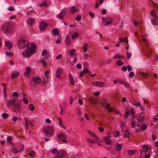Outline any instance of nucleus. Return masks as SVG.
I'll return each instance as SVG.
<instances>
[{
	"mask_svg": "<svg viewBox=\"0 0 158 158\" xmlns=\"http://www.w3.org/2000/svg\"><path fill=\"white\" fill-rule=\"evenodd\" d=\"M151 16H153L156 18L157 19L158 17L156 15V10H152L151 12Z\"/></svg>",
	"mask_w": 158,
	"mask_h": 158,
	"instance_id": "obj_35",
	"label": "nucleus"
},
{
	"mask_svg": "<svg viewBox=\"0 0 158 158\" xmlns=\"http://www.w3.org/2000/svg\"><path fill=\"white\" fill-rule=\"evenodd\" d=\"M129 111H127L125 114L124 115H121V116H124V118L125 119H127L128 118L129 115Z\"/></svg>",
	"mask_w": 158,
	"mask_h": 158,
	"instance_id": "obj_38",
	"label": "nucleus"
},
{
	"mask_svg": "<svg viewBox=\"0 0 158 158\" xmlns=\"http://www.w3.org/2000/svg\"><path fill=\"white\" fill-rule=\"evenodd\" d=\"M130 133L127 130H126L124 134H123V136L124 137H127L128 139L129 138V135Z\"/></svg>",
	"mask_w": 158,
	"mask_h": 158,
	"instance_id": "obj_40",
	"label": "nucleus"
},
{
	"mask_svg": "<svg viewBox=\"0 0 158 158\" xmlns=\"http://www.w3.org/2000/svg\"><path fill=\"white\" fill-rule=\"evenodd\" d=\"M5 45L8 48H11L12 47V43L8 41H6L5 42Z\"/></svg>",
	"mask_w": 158,
	"mask_h": 158,
	"instance_id": "obj_29",
	"label": "nucleus"
},
{
	"mask_svg": "<svg viewBox=\"0 0 158 158\" xmlns=\"http://www.w3.org/2000/svg\"><path fill=\"white\" fill-rule=\"evenodd\" d=\"M58 152L57 149L56 148H54L52 150L51 152L52 153L55 154Z\"/></svg>",
	"mask_w": 158,
	"mask_h": 158,
	"instance_id": "obj_56",
	"label": "nucleus"
},
{
	"mask_svg": "<svg viewBox=\"0 0 158 158\" xmlns=\"http://www.w3.org/2000/svg\"><path fill=\"white\" fill-rule=\"evenodd\" d=\"M65 152L63 150H60L58 152L56 155L55 156V158H61L64 156Z\"/></svg>",
	"mask_w": 158,
	"mask_h": 158,
	"instance_id": "obj_7",
	"label": "nucleus"
},
{
	"mask_svg": "<svg viewBox=\"0 0 158 158\" xmlns=\"http://www.w3.org/2000/svg\"><path fill=\"white\" fill-rule=\"evenodd\" d=\"M23 101L25 104H27L28 103V101L27 100L25 97L23 98Z\"/></svg>",
	"mask_w": 158,
	"mask_h": 158,
	"instance_id": "obj_57",
	"label": "nucleus"
},
{
	"mask_svg": "<svg viewBox=\"0 0 158 158\" xmlns=\"http://www.w3.org/2000/svg\"><path fill=\"white\" fill-rule=\"evenodd\" d=\"M114 136L115 137H118L119 135V132L118 131H115L113 133Z\"/></svg>",
	"mask_w": 158,
	"mask_h": 158,
	"instance_id": "obj_50",
	"label": "nucleus"
},
{
	"mask_svg": "<svg viewBox=\"0 0 158 158\" xmlns=\"http://www.w3.org/2000/svg\"><path fill=\"white\" fill-rule=\"evenodd\" d=\"M127 55V57L128 59H129L131 56V54L130 53H129L128 52H126Z\"/></svg>",
	"mask_w": 158,
	"mask_h": 158,
	"instance_id": "obj_62",
	"label": "nucleus"
},
{
	"mask_svg": "<svg viewBox=\"0 0 158 158\" xmlns=\"http://www.w3.org/2000/svg\"><path fill=\"white\" fill-rule=\"evenodd\" d=\"M152 23L153 25H156L157 24V22L156 18H153L152 19Z\"/></svg>",
	"mask_w": 158,
	"mask_h": 158,
	"instance_id": "obj_53",
	"label": "nucleus"
},
{
	"mask_svg": "<svg viewBox=\"0 0 158 158\" xmlns=\"http://www.w3.org/2000/svg\"><path fill=\"white\" fill-rule=\"evenodd\" d=\"M91 84L94 86L99 87V82L97 81H93L91 82Z\"/></svg>",
	"mask_w": 158,
	"mask_h": 158,
	"instance_id": "obj_42",
	"label": "nucleus"
},
{
	"mask_svg": "<svg viewBox=\"0 0 158 158\" xmlns=\"http://www.w3.org/2000/svg\"><path fill=\"white\" fill-rule=\"evenodd\" d=\"M81 19V16L80 15H77L75 18V19L78 21H80Z\"/></svg>",
	"mask_w": 158,
	"mask_h": 158,
	"instance_id": "obj_64",
	"label": "nucleus"
},
{
	"mask_svg": "<svg viewBox=\"0 0 158 158\" xmlns=\"http://www.w3.org/2000/svg\"><path fill=\"white\" fill-rule=\"evenodd\" d=\"M99 87H103L105 86V84L103 82H101L100 83L99 82Z\"/></svg>",
	"mask_w": 158,
	"mask_h": 158,
	"instance_id": "obj_51",
	"label": "nucleus"
},
{
	"mask_svg": "<svg viewBox=\"0 0 158 158\" xmlns=\"http://www.w3.org/2000/svg\"><path fill=\"white\" fill-rule=\"evenodd\" d=\"M69 53L71 56L74 55L76 52V50L75 49H72V50H69Z\"/></svg>",
	"mask_w": 158,
	"mask_h": 158,
	"instance_id": "obj_45",
	"label": "nucleus"
},
{
	"mask_svg": "<svg viewBox=\"0 0 158 158\" xmlns=\"http://www.w3.org/2000/svg\"><path fill=\"white\" fill-rule=\"evenodd\" d=\"M65 41L66 44L67 45H69L70 43V40L69 37V35H68L66 37Z\"/></svg>",
	"mask_w": 158,
	"mask_h": 158,
	"instance_id": "obj_32",
	"label": "nucleus"
},
{
	"mask_svg": "<svg viewBox=\"0 0 158 158\" xmlns=\"http://www.w3.org/2000/svg\"><path fill=\"white\" fill-rule=\"evenodd\" d=\"M103 2V0H97L95 6V8H98L99 5L102 4Z\"/></svg>",
	"mask_w": 158,
	"mask_h": 158,
	"instance_id": "obj_28",
	"label": "nucleus"
},
{
	"mask_svg": "<svg viewBox=\"0 0 158 158\" xmlns=\"http://www.w3.org/2000/svg\"><path fill=\"white\" fill-rule=\"evenodd\" d=\"M34 20V19L30 18L27 19V22L29 25H31L33 23Z\"/></svg>",
	"mask_w": 158,
	"mask_h": 158,
	"instance_id": "obj_30",
	"label": "nucleus"
},
{
	"mask_svg": "<svg viewBox=\"0 0 158 158\" xmlns=\"http://www.w3.org/2000/svg\"><path fill=\"white\" fill-rule=\"evenodd\" d=\"M28 155L30 157H32L35 155V152L34 151L31 150L29 153Z\"/></svg>",
	"mask_w": 158,
	"mask_h": 158,
	"instance_id": "obj_47",
	"label": "nucleus"
},
{
	"mask_svg": "<svg viewBox=\"0 0 158 158\" xmlns=\"http://www.w3.org/2000/svg\"><path fill=\"white\" fill-rule=\"evenodd\" d=\"M16 100L15 99H12L10 100L9 102H7L6 106L7 107H9L11 105H12L15 102Z\"/></svg>",
	"mask_w": 158,
	"mask_h": 158,
	"instance_id": "obj_18",
	"label": "nucleus"
},
{
	"mask_svg": "<svg viewBox=\"0 0 158 158\" xmlns=\"http://www.w3.org/2000/svg\"><path fill=\"white\" fill-rule=\"evenodd\" d=\"M137 152L136 150H128L127 151L128 154L129 155H132L136 153Z\"/></svg>",
	"mask_w": 158,
	"mask_h": 158,
	"instance_id": "obj_25",
	"label": "nucleus"
},
{
	"mask_svg": "<svg viewBox=\"0 0 158 158\" xmlns=\"http://www.w3.org/2000/svg\"><path fill=\"white\" fill-rule=\"evenodd\" d=\"M127 88H128L130 87V86L128 82L125 81L124 84H123Z\"/></svg>",
	"mask_w": 158,
	"mask_h": 158,
	"instance_id": "obj_59",
	"label": "nucleus"
},
{
	"mask_svg": "<svg viewBox=\"0 0 158 158\" xmlns=\"http://www.w3.org/2000/svg\"><path fill=\"white\" fill-rule=\"evenodd\" d=\"M7 141L9 143L12 144V138L10 136H9L7 137Z\"/></svg>",
	"mask_w": 158,
	"mask_h": 158,
	"instance_id": "obj_41",
	"label": "nucleus"
},
{
	"mask_svg": "<svg viewBox=\"0 0 158 158\" xmlns=\"http://www.w3.org/2000/svg\"><path fill=\"white\" fill-rule=\"evenodd\" d=\"M49 72V71H46L44 73V74L45 75V77L47 79H48L49 78L48 73Z\"/></svg>",
	"mask_w": 158,
	"mask_h": 158,
	"instance_id": "obj_55",
	"label": "nucleus"
},
{
	"mask_svg": "<svg viewBox=\"0 0 158 158\" xmlns=\"http://www.w3.org/2000/svg\"><path fill=\"white\" fill-rule=\"evenodd\" d=\"M29 125H31V126L33 125V124L31 122V123H30L28 122H27L25 123V129L27 130L28 129L29 126Z\"/></svg>",
	"mask_w": 158,
	"mask_h": 158,
	"instance_id": "obj_36",
	"label": "nucleus"
},
{
	"mask_svg": "<svg viewBox=\"0 0 158 158\" xmlns=\"http://www.w3.org/2000/svg\"><path fill=\"white\" fill-rule=\"evenodd\" d=\"M102 24L104 26L111 24L113 21V19L109 17H102Z\"/></svg>",
	"mask_w": 158,
	"mask_h": 158,
	"instance_id": "obj_3",
	"label": "nucleus"
},
{
	"mask_svg": "<svg viewBox=\"0 0 158 158\" xmlns=\"http://www.w3.org/2000/svg\"><path fill=\"white\" fill-rule=\"evenodd\" d=\"M28 108L31 111H33L34 110L35 107L33 104H30L28 106Z\"/></svg>",
	"mask_w": 158,
	"mask_h": 158,
	"instance_id": "obj_43",
	"label": "nucleus"
},
{
	"mask_svg": "<svg viewBox=\"0 0 158 158\" xmlns=\"http://www.w3.org/2000/svg\"><path fill=\"white\" fill-rule=\"evenodd\" d=\"M88 100L90 104L93 106H94L95 105L99 104L98 100L96 99H94L93 97H89Z\"/></svg>",
	"mask_w": 158,
	"mask_h": 158,
	"instance_id": "obj_5",
	"label": "nucleus"
},
{
	"mask_svg": "<svg viewBox=\"0 0 158 158\" xmlns=\"http://www.w3.org/2000/svg\"><path fill=\"white\" fill-rule=\"evenodd\" d=\"M57 119L58 121V123L59 127L64 129H65L66 128L63 123L62 119L60 118H58Z\"/></svg>",
	"mask_w": 158,
	"mask_h": 158,
	"instance_id": "obj_16",
	"label": "nucleus"
},
{
	"mask_svg": "<svg viewBox=\"0 0 158 158\" xmlns=\"http://www.w3.org/2000/svg\"><path fill=\"white\" fill-rule=\"evenodd\" d=\"M114 59H123L124 58V56L120 54L116 53L113 56Z\"/></svg>",
	"mask_w": 158,
	"mask_h": 158,
	"instance_id": "obj_15",
	"label": "nucleus"
},
{
	"mask_svg": "<svg viewBox=\"0 0 158 158\" xmlns=\"http://www.w3.org/2000/svg\"><path fill=\"white\" fill-rule=\"evenodd\" d=\"M52 35L54 36L58 35H59V32L57 28H54L52 30Z\"/></svg>",
	"mask_w": 158,
	"mask_h": 158,
	"instance_id": "obj_21",
	"label": "nucleus"
},
{
	"mask_svg": "<svg viewBox=\"0 0 158 158\" xmlns=\"http://www.w3.org/2000/svg\"><path fill=\"white\" fill-rule=\"evenodd\" d=\"M131 115L132 116V118H134V109L133 108H131Z\"/></svg>",
	"mask_w": 158,
	"mask_h": 158,
	"instance_id": "obj_63",
	"label": "nucleus"
},
{
	"mask_svg": "<svg viewBox=\"0 0 158 158\" xmlns=\"http://www.w3.org/2000/svg\"><path fill=\"white\" fill-rule=\"evenodd\" d=\"M127 39V37H125L124 39L119 38V40L120 42L122 43L123 41H125Z\"/></svg>",
	"mask_w": 158,
	"mask_h": 158,
	"instance_id": "obj_58",
	"label": "nucleus"
},
{
	"mask_svg": "<svg viewBox=\"0 0 158 158\" xmlns=\"http://www.w3.org/2000/svg\"><path fill=\"white\" fill-rule=\"evenodd\" d=\"M47 51L46 50H44L42 52L43 56H45L47 54Z\"/></svg>",
	"mask_w": 158,
	"mask_h": 158,
	"instance_id": "obj_61",
	"label": "nucleus"
},
{
	"mask_svg": "<svg viewBox=\"0 0 158 158\" xmlns=\"http://www.w3.org/2000/svg\"><path fill=\"white\" fill-rule=\"evenodd\" d=\"M44 131L45 135L47 136H52L54 134V130L52 127L48 126L45 127L44 129Z\"/></svg>",
	"mask_w": 158,
	"mask_h": 158,
	"instance_id": "obj_4",
	"label": "nucleus"
},
{
	"mask_svg": "<svg viewBox=\"0 0 158 158\" xmlns=\"http://www.w3.org/2000/svg\"><path fill=\"white\" fill-rule=\"evenodd\" d=\"M78 37V33L77 32L74 33L72 35V38L73 39H74Z\"/></svg>",
	"mask_w": 158,
	"mask_h": 158,
	"instance_id": "obj_46",
	"label": "nucleus"
},
{
	"mask_svg": "<svg viewBox=\"0 0 158 158\" xmlns=\"http://www.w3.org/2000/svg\"><path fill=\"white\" fill-rule=\"evenodd\" d=\"M19 75V72L16 71H13L11 73V77L12 79H15L18 77Z\"/></svg>",
	"mask_w": 158,
	"mask_h": 158,
	"instance_id": "obj_14",
	"label": "nucleus"
},
{
	"mask_svg": "<svg viewBox=\"0 0 158 158\" xmlns=\"http://www.w3.org/2000/svg\"><path fill=\"white\" fill-rule=\"evenodd\" d=\"M77 9L75 6H73L71 7V8L70 10V14H73L75 12H77Z\"/></svg>",
	"mask_w": 158,
	"mask_h": 158,
	"instance_id": "obj_23",
	"label": "nucleus"
},
{
	"mask_svg": "<svg viewBox=\"0 0 158 158\" xmlns=\"http://www.w3.org/2000/svg\"><path fill=\"white\" fill-rule=\"evenodd\" d=\"M75 110L79 115H81V111L80 109L79 108H77L76 109H75Z\"/></svg>",
	"mask_w": 158,
	"mask_h": 158,
	"instance_id": "obj_37",
	"label": "nucleus"
},
{
	"mask_svg": "<svg viewBox=\"0 0 158 158\" xmlns=\"http://www.w3.org/2000/svg\"><path fill=\"white\" fill-rule=\"evenodd\" d=\"M47 5L46 2H43L39 4V6H46Z\"/></svg>",
	"mask_w": 158,
	"mask_h": 158,
	"instance_id": "obj_52",
	"label": "nucleus"
},
{
	"mask_svg": "<svg viewBox=\"0 0 158 158\" xmlns=\"http://www.w3.org/2000/svg\"><path fill=\"white\" fill-rule=\"evenodd\" d=\"M110 136L106 137L104 138V140L105 143L108 144L110 145L111 144V141L110 139H109Z\"/></svg>",
	"mask_w": 158,
	"mask_h": 158,
	"instance_id": "obj_24",
	"label": "nucleus"
},
{
	"mask_svg": "<svg viewBox=\"0 0 158 158\" xmlns=\"http://www.w3.org/2000/svg\"><path fill=\"white\" fill-rule=\"evenodd\" d=\"M2 116L4 118L6 119L9 116V115L6 113H4L2 114Z\"/></svg>",
	"mask_w": 158,
	"mask_h": 158,
	"instance_id": "obj_48",
	"label": "nucleus"
},
{
	"mask_svg": "<svg viewBox=\"0 0 158 158\" xmlns=\"http://www.w3.org/2000/svg\"><path fill=\"white\" fill-rule=\"evenodd\" d=\"M25 68L26 70V72L24 73V75L25 76H27L29 74L31 70V69L30 67H26Z\"/></svg>",
	"mask_w": 158,
	"mask_h": 158,
	"instance_id": "obj_20",
	"label": "nucleus"
},
{
	"mask_svg": "<svg viewBox=\"0 0 158 158\" xmlns=\"http://www.w3.org/2000/svg\"><path fill=\"white\" fill-rule=\"evenodd\" d=\"M148 146L147 145H144L142 148V149L140 150V155L143 156L144 155V153H145L148 150Z\"/></svg>",
	"mask_w": 158,
	"mask_h": 158,
	"instance_id": "obj_9",
	"label": "nucleus"
},
{
	"mask_svg": "<svg viewBox=\"0 0 158 158\" xmlns=\"http://www.w3.org/2000/svg\"><path fill=\"white\" fill-rule=\"evenodd\" d=\"M58 137L60 140L64 143H66L67 141L66 139V136L64 134L60 133L58 135Z\"/></svg>",
	"mask_w": 158,
	"mask_h": 158,
	"instance_id": "obj_8",
	"label": "nucleus"
},
{
	"mask_svg": "<svg viewBox=\"0 0 158 158\" xmlns=\"http://www.w3.org/2000/svg\"><path fill=\"white\" fill-rule=\"evenodd\" d=\"M32 79L35 85L39 84L42 81L40 78L37 76L33 77Z\"/></svg>",
	"mask_w": 158,
	"mask_h": 158,
	"instance_id": "obj_6",
	"label": "nucleus"
},
{
	"mask_svg": "<svg viewBox=\"0 0 158 158\" xmlns=\"http://www.w3.org/2000/svg\"><path fill=\"white\" fill-rule=\"evenodd\" d=\"M14 107L15 111L17 113L20 111L21 110V108L19 104H15L14 106Z\"/></svg>",
	"mask_w": 158,
	"mask_h": 158,
	"instance_id": "obj_17",
	"label": "nucleus"
},
{
	"mask_svg": "<svg viewBox=\"0 0 158 158\" xmlns=\"http://www.w3.org/2000/svg\"><path fill=\"white\" fill-rule=\"evenodd\" d=\"M116 64L117 65L119 66H122L123 64V62L121 60H118L116 62Z\"/></svg>",
	"mask_w": 158,
	"mask_h": 158,
	"instance_id": "obj_49",
	"label": "nucleus"
},
{
	"mask_svg": "<svg viewBox=\"0 0 158 158\" xmlns=\"http://www.w3.org/2000/svg\"><path fill=\"white\" fill-rule=\"evenodd\" d=\"M69 80L71 85H73L75 84V82L73 77L71 73L69 74Z\"/></svg>",
	"mask_w": 158,
	"mask_h": 158,
	"instance_id": "obj_22",
	"label": "nucleus"
},
{
	"mask_svg": "<svg viewBox=\"0 0 158 158\" xmlns=\"http://www.w3.org/2000/svg\"><path fill=\"white\" fill-rule=\"evenodd\" d=\"M141 36L143 37L142 38H141L143 41L145 43L146 46V47L148 46V43L146 40V39L145 38V36L144 35H142Z\"/></svg>",
	"mask_w": 158,
	"mask_h": 158,
	"instance_id": "obj_33",
	"label": "nucleus"
},
{
	"mask_svg": "<svg viewBox=\"0 0 158 158\" xmlns=\"http://www.w3.org/2000/svg\"><path fill=\"white\" fill-rule=\"evenodd\" d=\"M147 126V125L143 123H142L141 126V129L143 131H144L146 129Z\"/></svg>",
	"mask_w": 158,
	"mask_h": 158,
	"instance_id": "obj_34",
	"label": "nucleus"
},
{
	"mask_svg": "<svg viewBox=\"0 0 158 158\" xmlns=\"http://www.w3.org/2000/svg\"><path fill=\"white\" fill-rule=\"evenodd\" d=\"M87 132L89 134L90 136L94 138L95 139V140L96 141L98 140L99 139V138L98 137L94 132L91 131L89 130H87Z\"/></svg>",
	"mask_w": 158,
	"mask_h": 158,
	"instance_id": "obj_13",
	"label": "nucleus"
},
{
	"mask_svg": "<svg viewBox=\"0 0 158 158\" xmlns=\"http://www.w3.org/2000/svg\"><path fill=\"white\" fill-rule=\"evenodd\" d=\"M66 13V10L65 9H64L61 11L60 13L63 16L65 15Z\"/></svg>",
	"mask_w": 158,
	"mask_h": 158,
	"instance_id": "obj_44",
	"label": "nucleus"
},
{
	"mask_svg": "<svg viewBox=\"0 0 158 158\" xmlns=\"http://www.w3.org/2000/svg\"><path fill=\"white\" fill-rule=\"evenodd\" d=\"M145 115L143 113L141 112L140 113V118L139 120H138V122H140V121H143L144 118H145Z\"/></svg>",
	"mask_w": 158,
	"mask_h": 158,
	"instance_id": "obj_31",
	"label": "nucleus"
},
{
	"mask_svg": "<svg viewBox=\"0 0 158 158\" xmlns=\"http://www.w3.org/2000/svg\"><path fill=\"white\" fill-rule=\"evenodd\" d=\"M2 31L6 33H11L13 30V26L11 23L5 22L2 26Z\"/></svg>",
	"mask_w": 158,
	"mask_h": 158,
	"instance_id": "obj_2",
	"label": "nucleus"
},
{
	"mask_svg": "<svg viewBox=\"0 0 158 158\" xmlns=\"http://www.w3.org/2000/svg\"><path fill=\"white\" fill-rule=\"evenodd\" d=\"M115 148L116 151H120L122 150V145L120 144H117L115 145Z\"/></svg>",
	"mask_w": 158,
	"mask_h": 158,
	"instance_id": "obj_26",
	"label": "nucleus"
},
{
	"mask_svg": "<svg viewBox=\"0 0 158 158\" xmlns=\"http://www.w3.org/2000/svg\"><path fill=\"white\" fill-rule=\"evenodd\" d=\"M18 45L20 49H23L27 47L26 49L22 52V55L24 57H29L35 52L36 46L34 43H28L26 40L22 38L18 41Z\"/></svg>",
	"mask_w": 158,
	"mask_h": 158,
	"instance_id": "obj_1",
	"label": "nucleus"
},
{
	"mask_svg": "<svg viewBox=\"0 0 158 158\" xmlns=\"http://www.w3.org/2000/svg\"><path fill=\"white\" fill-rule=\"evenodd\" d=\"M6 56L8 57H10L13 55V53L10 52H5Z\"/></svg>",
	"mask_w": 158,
	"mask_h": 158,
	"instance_id": "obj_39",
	"label": "nucleus"
},
{
	"mask_svg": "<svg viewBox=\"0 0 158 158\" xmlns=\"http://www.w3.org/2000/svg\"><path fill=\"white\" fill-rule=\"evenodd\" d=\"M89 48V46L88 43H84L83 44V52H86L87 51Z\"/></svg>",
	"mask_w": 158,
	"mask_h": 158,
	"instance_id": "obj_19",
	"label": "nucleus"
},
{
	"mask_svg": "<svg viewBox=\"0 0 158 158\" xmlns=\"http://www.w3.org/2000/svg\"><path fill=\"white\" fill-rule=\"evenodd\" d=\"M117 81L122 84H123L125 82V81L123 79H118Z\"/></svg>",
	"mask_w": 158,
	"mask_h": 158,
	"instance_id": "obj_60",
	"label": "nucleus"
},
{
	"mask_svg": "<svg viewBox=\"0 0 158 158\" xmlns=\"http://www.w3.org/2000/svg\"><path fill=\"white\" fill-rule=\"evenodd\" d=\"M86 140L88 143L91 144H94L96 143V142L95 141L96 140L95 139H93L89 138H88L86 139Z\"/></svg>",
	"mask_w": 158,
	"mask_h": 158,
	"instance_id": "obj_27",
	"label": "nucleus"
},
{
	"mask_svg": "<svg viewBox=\"0 0 158 158\" xmlns=\"http://www.w3.org/2000/svg\"><path fill=\"white\" fill-rule=\"evenodd\" d=\"M63 16H62L60 13L56 15V18L60 19H62L63 18Z\"/></svg>",
	"mask_w": 158,
	"mask_h": 158,
	"instance_id": "obj_54",
	"label": "nucleus"
},
{
	"mask_svg": "<svg viewBox=\"0 0 158 158\" xmlns=\"http://www.w3.org/2000/svg\"><path fill=\"white\" fill-rule=\"evenodd\" d=\"M24 148V145H22V148L19 149H17L15 148H12L11 149L12 151L14 153H18L19 152H21L23 150Z\"/></svg>",
	"mask_w": 158,
	"mask_h": 158,
	"instance_id": "obj_11",
	"label": "nucleus"
},
{
	"mask_svg": "<svg viewBox=\"0 0 158 158\" xmlns=\"http://www.w3.org/2000/svg\"><path fill=\"white\" fill-rule=\"evenodd\" d=\"M63 71V70L61 68H58L56 72V76L58 78H60V75L62 73Z\"/></svg>",
	"mask_w": 158,
	"mask_h": 158,
	"instance_id": "obj_12",
	"label": "nucleus"
},
{
	"mask_svg": "<svg viewBox=\"0 0 158 158\" xmlns=\"http://www.w3.org/2000/svg\"><path fill=\"white\" fill-rule=\"evenodd\" d=\"M47 26L48 24L47 23L43 21L40 23V28L41 31H44L46 29Z\"/></svg>",
	"mask_w": 158,
	"mask_h": 158,
	"instance_id": "obj_10",
	"label": "nucleus"
}]
</instances>
